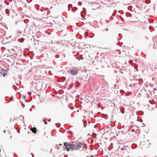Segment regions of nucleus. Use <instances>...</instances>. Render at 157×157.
Returning <instances> with one entry per match:
<instances>
[{
  "label": "nucleus",
  "instance_id": "nucleus-1",
  "mask_svg": "<svg viewBox=\"0 0 157 157\" xmlns=\"http://www.w3.org/2000/svg\"><path fill=\"white\" fill-rule=\"evenodd\" d=\"M79 148H82L80 149V150L82 151L83 150V148L86 149V146L85 144H83L80 142L77 143L76 145L70 144L67 145V150L69 151L70 150H79Z\"/></svg>",
  "mask_w": 157,
  "mask_h": 157
},
{
  "label": "nucleus",
  "instance_id": "nucleus-2",
  "mask_svg": "<svg viewBox=\"0 0 157 157\" xmlns=\"http://www.w3.org/2000/svg\"><path fill=\"white\" fill-rule=\"evenodd\" d=\"M68 74H71L73 75H77L78 72L76 71L73 70H71L68 71Z\"/></svg>",
  "mask_w": 157,
  "mask_h": 157
},
{
  "label": "nucleus",
  "instance_id": "nucleus-3",
  "mask_svg": "<svg viewBox=\"0 0 157 157\" xmlns=\"http://www.w3.org/2000/svg\"><path fill=\"white\" fill-rule=\"evenodd\" d=\"M31 130L34 133H36V128H32Z\"/></svg>",
  "mask_w": 157,
  "mask_h": 157
},
{
  "label": "nucleus",
  "instance_id": "nucleus-4",
  "mask_svg": "<svg viewBox=\"0 0 157 157\" xmlns=\"http://www.w3.org/2000/svg\"><path fill=\"white\" fill-rule=\"evenodd\" d=\"M69 144H68V143H67V142H65L64 143V145H65V146H66V148H67V145H69Z\"/></svg>",
  "mask_w": 157,
  "mask_h": 157
},
{
  "label": "nucleus",
  "instance_id": "nucleus-5",
  "mask_svg": "<svg viewBox=\"0 0 157 157\" xmlns=\"http://www.w3.org/2000/svg\"><path fill=\"white\" fill-rule=\"evenodd\" d=\"M90 157H95V156L93 155H92L91 156H90Z\"/></svg>",
  "mask_w": 157,
  "mask_h": 157
},
{
  "label": "nucleus",
  "instance_id": "nucleus-6",
  "mask_svg": "<svg viewBox=\"0 0 157 157\" xmlns=\"http://www.w3.org/2000/svg\"><path fill=\"white\" fill-rule=\"evenodd\" d=\"M3 132L4 133H5L6 132V131L5 130H4L3 131Z\"/></svg>",
  "mask_w": 157,
  "mask_h": 157
},
{
  "label": "nucleus",
  "instance_id": "nucleus-7",
  "mask_svg": "<svg viewBox=\"0 0 157 157\" xmlns=\"http://www.w3.org/2000/svg\"><path fill=\"white\" fill-rule=\"evenodd\" d=\"M28 94L29 95H30V92H28Z\"/></svg>",
  "mask_w": 157,
  "mask_h": 157
},
{
  "label": "nucleus",
  "instance_id": "nucleus-8",
  "mask_svg": "<svg viewBox=\"0 0 157 157\" xmlns=\"http://www.w3.org/2000/svg\"><path fill=\"white\" fill-rule=\"evenodd\" d=\"M48 121H51V119H50L49 120H48Z\"/></svg>",
  "mask_w": 157,
  "mask_h": 157
},
{
  "label": "nucleus",
  "instance_id": "nucleus-9",
  "mask_svg": "<svg viewBox=\"0 0 157 157\" xmlns=\"http://www.w3.org/2000/svg\"><path fill=\"white\" fill-rule=\"evenodd\" d=\"M44 123H45V124H47V122H44Z\"/></svg>",
  "mask_w": 157,
  "mask_h": 157
},
{
  "label": "nucleus",
  "instance_id": "nucleus-10",
  "mask_svg": "<svg viewBox=\"0 0 157 157\" xmlns=\"http://www.w3.org/2000/svg\"><path fill=\"white\" fill-rule=\"evenodd\" d=\"M108 30V29H107L106 30L107 31Z\"/></svg>",
  "mask_w": 157,
  "mask_h": 157
}]
</instances>
